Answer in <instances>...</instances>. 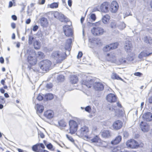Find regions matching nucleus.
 <instances>
[{"instance_id":"obj_1","label":"nucleus","mask_w":152,"mask_h":152,"mask_svg":"<svg viewBox=\"0 0 152 152\" xmlns=\"http://www.w3.org/2000/svg\"><path fill=\"white\" fill-rule=\"evenodd\" d=\"M27 53L28 55L27 59L29 63L31 65L35 64L37 61L35 57V51L34 50L29 48L27 50Z\"/></svg>"},{"instance_id":"obj_2","label":"nucleus","mask_w":152,"mask_h":152,"mask_svg":"<svg viewBox=\"0 0 152 152\" xmlns=\"http://www.w3.org/2000/svg\"><path fill=\"white\" fill-rule=\"evenodd\" d=\"M52 63L49 60H45L41 61L39 64L40 69L42 70V73L46 72L51 69Z\"/></svg>"},{"instance_id":"obj_3","label":"nucleus","mask_w":152,"mask_h":152,"mask_svg":"<svg viewBox=\"0 0 152 152\" xmlns=\"http://www.w3.org/2000/svg\"><path fill=\"white\" fill-rule=\"evenodd\" d=\"M65 54L61 51H57L53 52L51 56L57 63H61L64 59Z\"/></svg>"},{"instance_id":"obj_4","label":"nucleus","mask_w":152,"mask_h":152,"mask_svg":"<svg viewBox=\"0 0 152 152\" xmlns=\"http://www.w3.org/2000/svg\"><path fill=\"white\" fill-rule=\"evenodd\" d=\"M70 133L71 134H75L77 131L78 128L77 123L73 120H70L69 122Z\"/></svg>"},{"instance_id":"obj_5","label":"nucleus","mask_w":152,"mask_h":152,"mask_svg":"<svg viewBox=\"0 0 152 152\" xmlns=\"http://www.w3.org/2000/svg\"><path fill=\"white\" fill-rule=\"evenodd\" d=\"M54 16L56 18H58L61 22H67L69 20L61 13L56 11L54 13Z\"/></svg>"},{"instance_id":"obj_6","label":"nucleus","mask_w":152,"mask_h":152,"mask_svg":"<svg viewBox=\"0 0 152 152\" xmlns=\"http://www.w3.org/2000/svg\"><path fill=\"white\" fill-rule=\"evenodd\" d=\"M83 78L81 81L82 84L86 86L87 87L90 88L91 87L92 84L94 82V81L92 79L88 78V77H84Z\"/></svg>"},{"instance_id":"obj_7","label":"nucleus","mask_w":152,"mask_h":152,"mask_svg":"<svg viewBox=\"0 0 152 152\" xmlns=\"http://www.w3.org/2000/svg\"><path fill=\"white\" fill-rule=\"evenodd\" d=\"M89 132L88 128L85 126H82L80 130L77 132L78 135L81 137L85 136L88 138L87 136V134Z\"/></svg>"},{"instance_id":"obj_8","label":"nucleus","mask_w":152,"mask_h":152,"mask_svg":"<svg viewBox=\"0 0 152 152\" xmlns=\"http://www.w3.org/2000/svg\"><path fill=\"white\" fill-rule=\"evenodd\" d=\"M92 33L94 36H99L102 35L104 32V29L102 28L96 27H93L91 30Z\"/></svg>"},{"instance_id":"obj_9","label":"nucleus","mask_w":152,"mask_h":152,"mask_svg":"<svg viewBox=\"0 0 152 152\" xmlns=\"http://www.w3.org/2000/svg\"><path fill=\"white\" fill-rule=\"evenodd\" d=\"M126 145L132 148H137L139 146L138 142L133 139L127 141L126 142Z\"/></svg>"},{"instance_id":"obj_10","label":"nucleus","mask_w":152,"mask_h":152,"mask_svg":"<svg viewBox=\"0 0 152 152\" xmlns=\"http://www.w3.org/2000/svg\"><path fill=\"white\" fill-rule=\"evenodd\" d=\"M65 35L67 37H71L72 35V31L70 26L66 25L63 27Z\"/></svg>"},{"instance_id":"obj_11","label":"nucleus","mask_w":152,"mask_h":152,"mask_svg":"<svg viewBox=\"0 0 152 152\" xmlns=\"http://www.w3.org/2000/svg\"><path fill=\"white\" fill-rule=\"evenodd\" d=\"M109 5L107 2H104L100 6V10L102 12L106 13L108 11Z\"/></svg>"},{"instance_id":"obj_12","label":"nucleus","mask_w":152,"mask_h":152,"mask_svg":"<svg viewBox=\"0 0 152 152\" xmlns=\"http://www.w3.org/2000/svg\"><path fill=\"white\" fill-rule=\"evenodd\" d=\"M118 8V5L116 1H113L111 3L109 9L111 12L115 13L117 11Z\"/></svg>"},{"instance_id":"obj_13","label":"nucleus","mask_w":152,"mask_h":152,"mask_svg":"<svg viewBox=\"0 0 152 152\" xmlns=\"http://www.w3.org/2000/svg\"><path fill=\"white\" fill-rule=\"evenodd\" d=\"M106 99L108 102H113L116 101V96L113 94L110 93L107 96Z\"/></svg>"},{"instance_id":"obj_14","label":"nucleus","mask_w":152,"mask_h":152,"mask_svg":"<svg viewBox=\"0 0 152 152\" xmlns=\"http://www.w3.org/2000/svg\"><path fill=\"white\" fill-rule=\"evenodd\" d=\"M123 123L119 120L115 121L113 124V128L115 130L120 129L122 126Z\"/></svg>"},{"instance_id":"obj_15","label":"nucleus","mask_w":152,"mask_h":152,"mask_svg":"<svg viewBox=\"0 0 152 152\" xmlns=\"http://www.w3.org/2000/svg\"><path fill=\"white\" fill-rule=\"evenodd\" d=\"M107 60L113 63L116 62V58L115 55L112 53H107L106 56Z\"/></svg>"},{"instance_id":"obj_16","label":"nucleus","mask_w":152,"mask_h":152,"mask_svg":"<svg viewBox=\"0 0 152 152\" xmlns=\"http://www.w3.org/2000/svg\"><path fill=\"white\" fill-rule=\"evenodd\" d=\"M152 54V53H148L146 50L142 51L138 55V58L142 60L144 57L148 56Z\"/></svg>"},{"instance_id":"obj_17","label":"nucleus","mask_w":152,"mask_h":152,"mask_svg":"<svg viewBox=\"0 0 152 152\" xmlns=\"http://www.w3.org/2000/svg\"><path fill=\"white\" fill-rule=\"evenodd\" d=\"M94 88L96 90L102 91L103 90L104 86L102 83L95 82L94 84Z\"/></svg>"},{"instance_id":"obj_18","label":"nucleus","mask_w":152,"mask_h":152,"mask_svg":"<svg viewBox=\"0 0 152 152\" xmlns=\"http://www.w3.org/2000/svg\"><path fill=\"white\" fill-rule=\"evenodd\" d=\"M140 127L142 131L143 132H146L148 131L149 126L146 123H144L142 121L140 124Z\"/></svg>"},{"instance_id":"obj_19","label":"nucleus","mask_w":152,"mask_h":152,"mask_svg":"<svg viewBox=\"0 0 152 152\" xmlns=\"http://www.w3.org/2000/svg\"><path fill=\"white\" fill-rule=\"evenodd\" d=\"M143 119L147 121H149L152 120V113L150 112L146 113L143 115Z\"/></svg>"},{"instance_id":"obj_20","label":"nucleus","mask_w":152,"mask_h":152,"mask_svg":"<svg viewBox=\"0 0 152 152\" xmlns=\"http://www.w3.org/2000/svg\"><path fill=\"white\" fill-rule=\"evenodd\" d=\"M132 45L131 42L128 41L126 42L124 46L125 50L128 53L130 52L132 50Z\"/></svg>"},{"instance_id":"obj_21","label":"nucleus","mask_w":152,"mask_h":152,"mask_svg":"<svg viewBox=\"0 0 152 152\" xmlns=\"http://www.w3.org/2000/svg\"><path fill=\"white\" fill-rule=\"evenodd\" d=\"M121 140L122 137L121 135H118L111 141V143L113 145H116L119 143L121 141Z\"/></svg>"},{"instance_id":"obj_22","label":"nucleus","mask_w":152,"mask_h":152,"mask_svg":"<svg viewBox=\"0 0 152 152\" xmlns=\"http://www.w3.org/2000/svg\"><path fill=\"white\" fill-rule=\"evenodd\" d=\"M44 116L48 119L52 118L53 116V112L51 110H47L44 112Z\"/></svg>"},{"instance_id":"obj_23","label":"nucleus","mask_w":152,"mask_h":152,"mask_svg":"<svg viewBox=\"0 0 152 152\" xmlns=\"http://www.w3.org/2000/svg\"><path fill=\"white\" fill-rule=\"evenodd\" d=\"M72 40V38H70L66 40L65 46V48L66 50H70Z\"/></svg>"},{"instance_id":"obj_24","label":"nucleus","mask_w":152,"mask_h":152,"mask_svg":"<svg viewBox=\"0 0 152 152\" xmlns=\"http://www.w3.org/2000/svg\"><path fill=\"white\" fill-rule=\"evenodd\" d=\"M89 140L91 143H97L99 142L101 139L98 135H95L93 137L90 138Z\"/></svg>"},{"instance_id":"obj_25","label":"nucleus","mask_w":152,"mask_h":152,"mask_svg":"<svg viewBox=\"0 0 152 152\" xmlns=\"http://www.w3.org/2000/svg\"><path fill=\"white\" fill-rule=\"evenodd\" d=\"M37 108V113L38 114L39 113H42L44 109L43 106L42 105L37 104L36 106Z\"/></svg>"},{"instance_id":"obj_26","label":"nucleus","mask_w":152,"mask_h":152,"mask_svg":"<svg viewBox=\"0 0 152 152\" xmlns=\"http://www.w3.org/2000/svg\"><path fill=\"white\" fill-rule=\"evenodd\" d=\"M40 24L43 27L46 26L48 24V22L47 19L44 18H42L40 20Z\"/></svg>"},{"instance_id":"obj_27","label":"nucleus","mask_w":152,"mask_h":152,"mask_svg":"<svg viewBox=\"0 0 152 152\" xmlns=\"http://www.w3.org/2000/svg\"><path fill=\"white\" fill-rule=\"evenodd\" d=\"M101 135L103 137L106 138L110 136V132L107 130H104L102 132Z\"/></svg>"},{"instance_id":"obj_28","label":"nucleus","mask_w":152,"mask_h":152,"mask_svg":"<svg viewBox=\"0 0 152 152\" xmlns=\"http://www.w3.org/2000/svg\"><path fill=\"white\" fill-rule=\"evenodd\" d=\"M143 40L146 43L150 45L152 44V38L149 36H146L144 37Z\"/></svg>"},{"instance_id":"obj_29","label":"nucleus","mask_w":152,"mask_h":152,"mask_svg":"<svg viewBox=\"0 0 152 152\" xmlns=\"http://www.w3.org/2000/svg\"><path fill=\"white\" fill-rule=\"evenodd\" d=\"M54 98L53 95L51 93H48L45 96V100L47 101L48 100H51Z\"/></svg>"},{"instance_id":"obj_30","label":"nucleus","mask_w":152,"mask_h":152,"mask_svg":"<svg viewBox=\"0 0 152 152\" xmlns=\"http://www.w3.org/2000/svg\"><path fill=\"white\" fill-rule=\"evenodd\" d=\"M110 19V17L108 15H106L104 16L102 18V20L104 24H106Z\"/></svg>"},{"instance_id":"obj_31","label":"nucleus","mask_w":152,"mask_h":152,"mask_svg":"<svg viewBox=\"0 0 152 152\" xmlns=\"http://www.w3.org/2000/svg\"><path fill=\"white\" fill-rule=\"evenodd\" d=\"M126 62L125 59L123 57H121L119 58L118 61L116 60V62L115 63L118 64L119 65L121 64H124Z\"/></svg>"},{"instance_id":"obj_32","label":"nucleus","mask_w":152,"mask_h":152,"mask_svg":"<svg viewBox=\"0 0 152 152\" xmlns=\"http://www.w3.org/2000/svg\"><path fill=\"white\" fill-rule=\"evenodd\" d=\"M33 45L35 49H39L41 47V43L38 41L35 40L34 42Z\"/></svg>"},{"instance_id":"obj_33","label":"nucleus","mask_w":152,"mask_h":152,"mask_svg":"<svg viewBox=\"0 0 152 152\" xmlns=\"http://www.w3.org/2000/svg\"><path fill=\"white\" fill-rule=\"evenodd\" d=\"M70 82L72 84L76 83L78 81V79L77 77H70Z\"/></svg>"},{"instance_id":"obj_34","label":"nucleus","mask_w":152,"mask_h":152,"mask_svg":"<svg viewBox=\"0 0 152 152\" xmlns=\"http://www.w3.org/2000/svg\"><path fill=\"white\" fill-rule=\"evenodd\" d=\"M28 77L30 82L33 84L35 83L38 80L37 77Z\"/></svg>"},{"instance_id":"obj_35","label":"nucleus","mask_w":152,"mask_h":152,"mask_svg":"<svg viewBox=\"0 0 152 152\" xmlns=\"http://www.w3.org/2000/svg\"><path fill=\"white\" fill-rule=\"evenodd\" d=\"M118 45V43L117 42H115L111 44L110 45L111 50H113L116 48Z\"/></svg>"},{"instance_id":"obj_36","label":"nucleus","mask_w":152,"mask_h":152,"mask_svg":"<svg viewBox=\"0 0 152 152\" xmlns=\"http://www.w3.org/2000/svg\"><path fill=\"white\" fill-rule=\"evenodd\" d=\"M58 124L59 126L61 127H65L66 126V123L63 120L58 121Z\"/></svg>"},{"instance_id":"obj_37","label":"nucleus","mask_w":152,"mask_h":152,"mask_svg":"<svg viewBox=\"0 0 152 152\" xmlns=\"http://www.w3.org/2000/svg\"><path fill=\"white\" fill-rule=\"evenodd\" d=\"M58 3L57 2H54L50 4L49 7L50 8L54 9L57 8L58 7Z\"/></svg>"},{"instance_id":"obj_38","label":"nucleus","mask_w":152,"mask_h":152,"mask_svg":"<svg viewBox=\"0 0 152 152\" xmlns=\"http://www.w3.org/2000/svg\"><path fill=\"white\" fill-rule=\"evenodd\" d=\"M126 27V24L124 22H121L118 25V28L122 30Z\"/></svg>"},{"instance_id":"obj_39","label":"nucleus","mask_w":152,"mask_h":152,"mask_svg":"<svg viewBox=\"0 0 152 152\" xmlns=\"http://www.w3.org/2000/svg\"><path fill=\"white\" fill-rule=\"evenodd\" d=\"M38 145L39 144L37 143L36 145H34L32 147V150L35 152H39V151H38L39 147Z\"/></svg>"},{"instance_id":"obj_40","label":"nucleus","mask_w":152,"mask_h":152,"mask_svg":"<svg viewBox=\"0 0 152 152\" xmlns=\"http://www.w3.org/2000/svg\"><path fill=\"white\" fill-rule=\"evenodd\" d=\"M64 77H57L56 82H62L64 80Z\"/></svg>"},{"instance_id":"obj_41","label":"nucleus","mask_w":152,"mask_h":152,"mask_svg":"<svg viewBox=\"0 0 152 152\" xmlns=\"http://www.w3.org/2000/svg\"><path fill=\"white\" fill-rule=\"evenodd\" d=\"M111 50L110 49V45H107L104 47L103 48V50L104 52H107Z\"/></svg>"},{"instance_id":"obj_42","label":"nucleus","mask_w":152,"mask_h":152,"mask_svg":"<svg viewBox=\"0 0 152 152\" xmlns=\"http://www.w3.org/2000/svg\"><path fill=\"white\" fill-rule=\"evenodd\" d=\"M110 26L111 27L113 28H116V27L117 26H116V23L115 21H112L111 22V24H110Z\"/></svg>"},{"instance_id":"obj_43","label":"nucleus","mask_w":152,"mask_h":152,"mask_svg":"<svg viewBox=\"0 0 152 152\" xmlns=\"http://www.w3.org/2000/svg\"><path fill=\"white\" fill-rule=\"evenodd\" d=\"M112 78L113 79H117L118 80H120L125 83H126V82L123 80V79L120 77H112Z\"/></svg>"},{"instance_id":"obj_44","label":"nucleus","mask_w":152,"mask_h":152,"mask_svg":"<svg viewBox=\"0 0 152 152\" xmlns=\"http://www.w3.org/2000/svg\"><path fill=\"white\" fill-rule=\"evenodd\" d=\"M44 56V53L41 52H38V57L40 58H43Z\"/></svg>"},{"instance_id":"obj_45","label":"nucleus","mask_w":152,"mask_h":152,"mask_svg":"<svg viewBox=\"0 0 152 152\" xmlns=\"http://www.w3.org/2000/svg\"><path fill=\"white\" fill-rule=\"evenodd\" d=\"M34 39V38L31 36H29L28 39V44L29 45H31L32 44L33 40Z\"/></svg>"},{"instance_id":"obj_46","label":"nucleus","mask_w":152,"mask_h":152,"mask_svg":"<svg viewBox=\"0 0 152 152\" xmlns=\"http://www.w3.org/2000/svg\"><path fill=\"white\" fill-rule=\"evenodd\" d=\"M85 110L86 111L88 112H89V113H90L91 112V107L89 106H87V107H86L85 108Z\"/></svg>"},{"instance_id":"obj_47","label":"nucleus","mask_w":152,"mask_h":152,"mask_svg":"<svg viewBox=\"0 0 152 152\" xmlns=\"http://www.w3.org/2000/svg\"><path fill=\"white\" fill-rule=\"evenodd\" d=\"M91 19L93 21H94L96 19V15L94 14H92L90 16Z\"/></svg>"},{"instance_id":"obj_48","label":"nucleus","mask_w":152,"mask_h":152,"mask_svg":"<svg viewBox=\"0 0 152 152\" xmlns=\"http://www.w3.org/2000/svg\"><path fill=\"white\" fill-rule=\"evenodd\" d=\"M123 135L124 137H127L129 136V134L126 131H124L123 133Z\"/></svg>"},{"instance_id":"obj_49","label":"nucleus","mask_w":152,"mask_h":152,"mask_svg":"<svg viewBox=\"0 0 152 152\" xmlns=\"http://www.w3.org/2000/svg\"><path fill=\"white\" fill-rule=\"evenodd\" d=\"M5 102L4 98L2 96H0V103L1 104H4L5 103Z\"/></svg>"},{"instance_id":"obj_50","label":"nucleus","mask_w":152,"mask_h":152,"mask_svg":"<svg viewBox=\"0 0 152 152\" xmlns=\"http://www.w3.org/2000/svg\"><path fill=\"white\" fill-rule=\"evenodd\" d=\"M43 98V96L40 94H39L37 97V99L39 101L42 100Z\"/></svg>"},{"instance_id":"obj_51","label":"nucleus","mask_w":152,"mask_h":152,"mask_svg":"<svg viewBox=\"0 0 152 152\" xmlns=\"http://www.w3.org/2000/svg\"><path fill=\"white\" fill-rule=\"evenodd\" d=\"M46 147L49 149H51L53 147V145L50 143H49V144L46 145Z\"/></svg>"},{"instance_id":"obj_52","label":"nucleus","mask_w":152,"mask_h":152,"mask_svg":"<svg viewBox=\"0 0 152 152\" xmlns=\"http://www.w3.org/2000/svg\"><path fill=\"white\" fill-rule=\"evenodd\" d=\"M52 86L53 85L51 83L47 84L46 85V87L48 89H50L52 87Z\"/></svg>"},{"instance_id":"obj_53","label":"nucleus","mask_w":152,"mask_h":152,"mask_svg":"<svg viewBox=\"0 0 152 152\" xmlns=\"http://www.w3.org/2000/svg\"><path fill=\"white\" fill-rule=\"evenodd\" d=\"M66 136L67 137V138L71 142H74V140L72 138V137L70 136H69L67 134L66 135Z\"/></svg>"},{"instance_id":"obj_54","label":"nucleus","mask_w":152,"mask_h":152,"mask_svg":"<svg viewBox=\"0 0 152 152\" xmlns=\"http://www.w3.org/2000/svg\"><path fill=\"white\" fill-rule=\"evenodd\" d=\"M134 75L136 76H140L143 75V74L142 73L140 72H137L134 73Z\"/></svg>"},{"instance_id":"obj_55","label":"nucleus","mask_w":152,"mask_h":152,"mask_svg":"<svg viewBox=\"0 0 152 152\" xmlns=\"http://www.w3.org/2000/svg\"><path fill=\"white\" fill-rule=\"evenodd\" d=\"M83 55V53L82 52H79L77 55V57L78 58H81Z\"/></svg>"},{"instance_id":"obj_56","label":"nucleus","mask_w":152,"mask_h":152,"mask_svg":"<svg viewBox=\"0 0 152 152\" xmlns=\"http://www.w3.org/2000/svg\"><path fill=\"white\" fill-rule=\"evenodd\" d=\"M39 144L38 147L41 148L42 149H44L45 148V146L44 144L42 143H37Z\"/></svg>"},{"instance_id":"obj_57","label":"nucleus","mask_w":152,"mask_h":152,"mask_svg":"<svg viewBox=\"0 0 152 152\" xmlns=\"http://www.w3.org/2000/svg\"><path fill=\"white\" fill-rule=\"evenodd\" d=\"M102 22L101 21H99L98 22H96V23H94V25L96 26H99V25H101Z\"/></svg>"},{"instance_id":"obj_58","label":"nucleus","mask_w":152,"mask_h":152,"mask_svg":"<svg viewBox=\"0 0 152 152\" xmlns=\"http://www.w3.org/2000/svg\"><path fill=\"white\" fill-rule=\"evenodd\" d=\"M134 57L133 56H130L127 58V60L129 61H132L134 59Z\"/></svg>"},{"instance_id":"obj_59","label":"nucleus","mask_w":152,"mask_h":152,"mask_svg":"<svg viewBox=\"0 0 152 152\" xmlns=\"http://www.w3.org/2000/svg\"><path fill=\"white\" fill-rule=\"evenodd\" d=\"M38 28V27L37 25H35L34 26L33 28V30L34 31H36L37 30Z\"/></svg>"},{"instance_id":"obj_60","label":"nucleus","mask_w":152,"mask_h":152,"mask_svg":"<svg viewBox=\"0 0 152 152\" xmlns=\"http://www.w3.org/2000/svg\"><path fill=\"white\" fill-rule=\"evenodd\" d=\"M109 110L111 111H114L115 110V109L113 106L110 107H109Z\"/></svg>"},{"instance_id":"obj_61","label":"nucleus","mask_w":152,"mask_h":152,"mask_svg":"<svg viewBox=\"0 0 152 152\" xmlns=\"http://www.w3.org/2000/svg\"><path fill=\"white\" fill-rule=\"evenodd\" d=\"M12 19L13 20H17V17L15 15H12Z\"/></svg>"},{"instance_id":"obj_62","label":"nucleus","mask_w":152,"mask_h":152,"mask_svg":"<svg viewBox=\"0 0 152 152\" xmlns=\"http://www.w3.org/2000/svg\"><path fill=\"white\" fill-rule=\"evenodd\" d=\"M4 62V59L2 57H0V62L1 64H3Z\"/></svg>"},{"instance_id":"obj_63","label":"nucleus","mask_w":152,"mask_h":152,"mask_svg":"<svg viewBox=\"0 0 152 152\" xmlns=\"http://www.w3.org/2000/svg\"><path fill=\"white\" fill-rule=\"evenodd\" d=\"M68 5L69 6L71 7L72 4V1L71 0H68Z\"/></svg>"},{"instance_id":"obj_64","label":"nucleus","mask_w":152,"mask_h":152,"mask_svg":"<svg viewBox=\"0 0 152 152\" xmlns=\"http://www.w3.org/2000/svg\"><path fill=\"white\" fill-rule=\"evenodd\" d=\"M148 102L150 104L152 103V96L150 97L148 99Z\"/></svg>"}]
</instances>
